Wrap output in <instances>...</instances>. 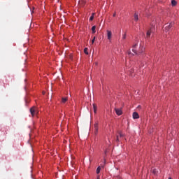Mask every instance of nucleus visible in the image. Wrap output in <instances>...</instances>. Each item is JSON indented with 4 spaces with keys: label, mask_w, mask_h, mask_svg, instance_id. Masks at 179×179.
<instances>
[{
    "label": "nucleus",
    "mask_w": 179,
    "mask_h": 179,
    "mask_svg": "<svg viewBox=\"0 0 179 179\" xmlns=\"http://www.w3.org/2000/svg\"><path fill=\"white\" fill-rule=\"evenodd\" d=\"M132 51L135 54V55H141L145 52V48L142 43H140L138 45V43H136L133 45Z\"/></svg>",
    "instance_id": "1"
},
{
    "label": "nucleus",
    "mask_w": 179,
    "mask_h": 179,
    "mask_svg": "<svg viewBox=\"0 0 179 179\" xmlns=\"http://www.w3.org/2000/svg\"><path fill=\"white\" fill-rule=\"evenodd\" d=\"M151 25L152 27L147 31L146 38H150V36H152V33H153V29H155V22H152Z\"/></svg>",
    "instance_id": "2"
},
{
    "label": "nucleus",
    "mask_w": 179,
    "mask_h": 179,
    "mask_svg": "<svg viewBox=\"0 0 179 179\" xmlns=\"http://www.w3.org/2000/svg\"><path fill=\"white\" fill-rule=\"evenodd\" d=\"M30 113H31L32 117H34V115H36V114H37V108H36V106H33L32 108H31Z\"/></svg>",
    "instance_id": "3"
},
{
    "label": "nucleus",
    "mask_w": 179,
    "mask_h": 179,
    "mask_svg": "<svg viewBox=\"0 0 179 179\" xmlns=\"http://www.w3.org/2000/svg\"><path fill=\"white\" fill-rule=\"evenodd\" d=\"M173 24H174L173 22H171L169 24H166L165 26V31H169V30H170L171 28L173 27Z\"/></svg>",
    "instance_id": "4"
},
{
    "label": "nucleus",
    "mask_w": 179,
    "mask_h": 179,
    "mask_svg": "<svg viewBox=\"0 0 179 179\" xmlns=\"http://www.w3.org/2000/svg\"><path fill=\"white\" fill-rule=\"evenodd\" d=\"M113 36V33L111 31L107 30V37L108 40L111 41V36Z\"/></svg>",
    "instance_id": "5"
},
{
    "label": "nucleus",
    "mask_w": 179,
    "mask_h": 179,
    "mask_svg": "<svg viewBox=\"0 0 179 179\" xmlns=\"http://www.w3.org/2000/svg\"><path fill=\"white\" fill-rule=\"evenodd\" d=\"M115 111L117 115H121L122 114V110L120 108H115Z\"/></svg>",
    "instance_id": "6"
},
{
    "label": "nucleus",
    "mask_w": 179,
    "mask_h": 179,
    "mask_svg": "<svg viewBox=\"0 0 179 179\" xmlns=\"http://www.w3.org/2000/svg\"><path fill=\"white\" fill-rule=\"evenodd\" d=\"M92 108L94 110V114H97V105H96L95 103H93Z\"/></svg>",
    "instance_id": "7"
},
{
    "label": "nucleus",
    "mask_w": 179,
    "mask_h": 179,
    "mask_svg": "<svg viewBox=\"0 0 179 179\" xmlns=\"http://www.w3.org/2000/svg\"><path fill=\"white\" fill-rule=\"evenodd\" d=\"M133 118L134 120H138V118H139V114H138L136 112H134L133 113Z\"/></svg>",
    "instance_id": "8"
},
{
    "label": "nucleus",
    "mask_w": 179,
    "mask_h": 179,
    "mask_svg": "<svg viewBox=\"0 0 179 179\" xmlns=\"http://www.w3.org/2000/svg\"><path fill=\"white\" fill-rule=\"evenodd\" d=\"M99 132V124L96 123L94 124V134H97Z\"/></svg>",
    "instance_id": "9"
},
{
    "label": "nucleus",
    "mask_w": 179,
    "mask_h": 179,
    "mask_svg": "<svg viewBox=\"0 0 179 179\" xmlns=\"http://www.w3.org/2000/svg\"><path fill=\"white\" fill-rule=\"evenodd\" d=\"M171 5L172 6H176L177 5V1L176 0H172Z\"/></svg>",
    "instance_id": "10"
},
{
    "label": "nucleus",
    "mask_w": 179,
    "mask_h": 179,
    "mask_svg": "<svg viewBox=\"0 0 179 179\" xmlns=\"http://www.w3.org/2000/svg\"><path fill=\"white\" fill-rule=\"evenodd\" d=\"M139 20V17L138 16V15L136 13L134 14V20L136 22H138V20Z\"/></svg>",
    "instance_id": "11"
},
{
    "label": "nucleus",
    "mask_w": 179,
    "mask_h": 179,
    "mask_svg": "<svg viewBox=\"0 0 179 179\" xmlns=\"http://www.w3.org/2000/svg\"><path fill=\"white\" fill-rule=\"evenodd\" d=\"M68 101V98H62V103H66Z\"/></svg>",
    "instance_id": "12"
},
{
    "label": "nucleus",
    "mask_w": 179,
    "mask_h": 179,
    "mask_svg": "<svg viewBox=\"0 0 179 179\" xmlns=\"http://www.w3.org/2000/svg\"><path fill=\"white\" fill-rule=\"evenodd\" d=\"M101 170V168L100 166H99V167L96 169V174H99Z\"/></svg>",
    "instance_id": "13"
},
{
    "label": "nucleus",
    "mask_w": 179,
    "mask_h": 179,
    "mask_svg": "<svg viewBox=\"0 0 179 179\" xmlns=\"http://www.w3.org/2000/svg\"><path fill=\"white\" fill-rule=\"evenodd\" d=\"M92 33H93V34L96 33V26H93V27H92Z\"/></svg>",
    "instance_id": "14"
},
{
    "label": "nucleus",
    "mask_w": 179,
    "mask_h": 179,
    "mask_svg": "<svg viewBox=\"0 0 179 179\" xmlns=\"http://www.w3.org/2000/svg\"><path fill=\"white\" fill-rule=\"evenodd\" d=\"M87 48H85V49H84V52H85V54H86V55H89V52H87Z\"/></svg>",
    "instance_id": "15"
},
{
    "label": "nucleus",
    "mask_w": 179,
    "mask_h": 179,
    "mask_svg": "<svg viewBox=\"0 0 179 179\" xmlns=\"http://www.w3.org/2000/svg\"><path fill=\"white\" fill-rule=\"evenodd\" d=\"M124 135L121 131L119 132V138H124Z\"/></svg>",
    "instance_id": "16"
},
{
    "label": "nucleus",
    "mask_w": 179,
    "mask_h": 179,
    "mask_svg": "<svg viewBox=\"0 0 179 179\" xmlns=\"http://www.w3.org/2000/svg\"><path fill=\"white\" fill-rule=\"evenodd\" d=\"M94 19V13H92V15L90 17V20L92 21Z\"/></svg>",
    "instance_id": "17"
},
{
    "label": "nucleus",
    "mask_w": 179,
    "mask_h": 179,
    "mask_svg": "<svg viewBox=\"0 0 179 179\" xmlns=\"http://www.w3.org/2000/svg\"><path fill=\"white\" fill-rule=\"evenodd\" d=\"M120 136H117L116 139H115V142H120Z\"/></svg>",
    "instance_id": "18"
},
{
    "label": "nucleus",
    "mask_w": 179,
    "mask_h": 179,
    "mask_svg": "<svg viewBox=\"0 0 179 179\" xmlns=\"http://www.w3.org/2000/svg\"><path fill=\"white\" fill-rule=\"evenodd\" d=\"M95 40H96V36H94L93 39L92 40V44H94Z\"/></svg>",
    "instance_id": "19"
},
{
    "label": "nucleus",
    "mask_w": 179,
    "mask_h": 179,
    "mask_svg": "<svg viewBox=\"0 0 179 179\" xmlns=\"http://www.w3.org/2000/svg\"><path fill=\"white\" fill-rule=\"evenodd\" d=\"M127 53H128V55H129L130 57H132V55H134V54L131 52V51H129Z\"/></svg>",
    "instance_id": "20"
},
{
    "label": "nucleus",
    "mask_w": 179,
    "mask_h": 179,
    "mask_svg": "<svg viewBox=\"0 0 179 179\" xmlns=\"http://www.w3.org/2000/svg\"><path fill=\"white\" fill-rule=\"evenodd\" d=\"M152 173H153V174H157V170L153 169Z\"/></svg>",
    "instance_id": "21"
},
{
    "label": "nucleus",
    "mask_w": 179,
    "mask_h": 179,
    "mask_svg": "<svg viewBox=\"0 0 179 179\" xmlns=\"http://www.w3.org/2000/svg\"><path fill=\"white\" fill-rule=\"evenodd\" d=\"M125 38H127V34H124L122 36V39L125 40Z\"/></svg>",
    "instance_id": "22"
},
{
    "label": "nucleus",
    "mask_w": 179,
    "mask_h": 179,
    "mask_svg": "<svg viewBox=\"0 0 179 179\" xmlns=\"http://www.w3.org/2000/svg\"><path fill=\"white\" fill-rule=\"evenodd\" d=\"M116 15H117V14L115 13L113 14V17H115Z\"/></svg>",
    "instance_id": "23"
},
{
    "label": "nucleus",
    "mask_w": 179,
    "mask_h": 179,
    "mask_svg": "<svg viewBox=\"0 0 179 179\" xmlns=\"http://www.w3.org/2000/svg\"><path fill=\"white\" fill-rule=\"evenodd\" d=\"M103 164H106V159H103Z\"/></svg>",
    "instance_id": "24"
},
{
    "label": "nucleus",
    "mask_w": 179,
    "mask_h": 179,
    "mask_svg": "<svg viewBox=\"0 0 179 179\" xmlns=\"http://www.w3.org/2000/svg\"><path fill=\"white\" fill-rule=\"evenodd\" d=\"M130 72H131V73H132V72H134V70L131 69Z\"/></svg>",
    "instance_id": "25"
},
{
    "label": "nucleus",
    "mask_w": 179,
    "mask_h": 179,
    "mask_svg": "<svg viewBox=\"0 0 179 179\" xmlns=\"http://www.w3.org/2000/svg\"><path fill=\"white\" fill-rule=\"evenodd\" d=\"M96 179H100V176H97V178Z\"/></svg>",
    "instance_id": "26"
},
{
    "label": "nucleus",
    "mask_w": 179,
    "mask_h": 179,
    "mask_svg": "<svg viewBox=\"0 0 179 179\" xmlns=\"http://www.w3.org/2000/svg\"><path fill=\"white\" fill-rule=\"evenodd\" d=\"M31 13H34V11H32Z\"/></svg>",
    "instance_id": "27"
},
{
    "label": "nucleus",
    "mask_w": 179,
    "mask_h": 179,
    "mask_svg": "<svg viewBox=\"0 0 179 179\" xmlns=\"http://www.w3.org/2000/svg\"><path fill=\"white\" fill-rule=\"evenodd\" d=\"M105 153H107V151H105Z\"/></svg>",
    "instance_id": "28"
}]
</instances>
